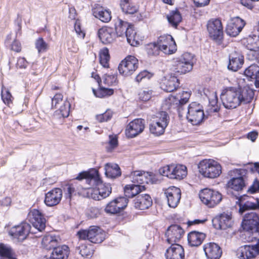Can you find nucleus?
Instances as JSON below:
<instances>
[{
    "mask_svg": "<svg viewBox=\"0 0 259 259\" xmlns=\"http://www.w3.org/2000/svg\"><path fill=\"white\" fill-rule=\"evenodd\" d=\"M254 91L249 87L243 89L236 87H228L222 91L221 99L226 108H235L241 103H249L254 97Z\"/></svg>",
    "mask_w": 259,
    "mask_h": 259,
    "instance_id": "f257e3e1",
    "label": "nucleus"
},
{
    "mask_svg": "<svg viewBox=\"0 0 259 259\" xmlns=\"http://www.w3.org/2000/svg\"><path fill=\"white\" fill-rule=\"evenodd\" d=\"M85 179V183L93 188L91 198L95 200H100L109 196L111 193L112 188L109 184L103 183L98 171L91 173L83 171L79 173L76 180H81Z\"/></svg>",
    "mask_w": 259,
    "mask_h": 259,
    "instance_id": "f03ea898",
    "label": "nucleus"
},
{
    "mask_svg": "<svg viewBox=\"0 0 259 259\" xmlns=\"http://www.w3.org/2000/svg\"><path fill=\"white\" fill-rule=\"evenodd\" d=\"M199 172L204 177L214 179L222 174V167L218 161L212 159L201 160L198 165Z\"/></svg>",
    "mask_w": 259,
    "mask_h": 259,
    "instance_id": "7ed1b4c3",
    "label": "nucleus"
},
{
    "mask_svg": "<svg viewBox=\"0 0 259 259\" xmlns=\"http://www.w3.org/2000/svg\"><path fill=\"white\" fill-rule=\"evenodd\" d=\"M115 30L117 36H125L127 42L132 46L139 45V42L137 39L136 32L132 25L127 22L120 19L115 22Z\"/></svg>",
    "mask_w": 259,
    "mask_h": 259,
    "instance_id": "20e7f679",
    "label": "nucleus"
},
{
    "mask_svg": "<svg viewBox=\"0 0 259 259\" xmlns=\"http://www.w3.org/2000/svg\"><path fill=\"white\" fill-rule=\"evenodd\" d=\"M52 108L56 109L54 113L55 118H64L69 115L70 104L67 99H63L61 94L58 93L52 99Z\"/></svg>",
    "mask_w": 259,
    "mask_h": 259,
    "instance_id": "39448f33",
    "label": "nucleus"
},
{
    "mask_svg": "<svg viewBox=\"0 0 259 259\" xmlns=\"http://www.w3.org/2000/svg\"><path fill=\"white\" fill-rule=\"evenodd\" d=\"M159 174L171 179L181 180L187 175V167L182 164H171L164 166L159 169Z\"/></svg>",
    "mask_w": 259,
    "mask_h": 259,
    "instance_id": "423d86ee",
    "label": "nucleus"
},
{
    "mask_svg": "<svg viewBox=\"0 0 259 259\" xmlns=\"http://www.w3.org/2000/svg\"><path fill=\"white\" fill-rule=\"evenodd\" d=\"M190 96V92L184 91L182 93L180 97L170 95L164 101L162 105L163 107L165 109H169L172 107L178 108L179 115L182 116L183 114L182 106L188 102Z\"/></svg>",
    "mask_w": 259,
    "mask_h": 259,
    "instance_id": "0eeeda50",
    "label": "nucleus"
},
{
    "mask_svg": "<svg viewBox=\"0 0 259 259\" xmlns=\"http://www.w3.org/2000/svg\"><path fill=\"white\" fill-rule=\"evenodd\" d=\"M193 65V55L185 53L174 62L173 69L175 72L185 74L192 70Z\"/></svg>",
    "mask_w": 259,
    "mask_h": 259,
    "instance_id": "6e6552de",
    "label": "nucleus"
},
{
    "mask_svg": "<svg viewBox=\"0 0 259 259\" xmlns=\"http://www.w3.org/2000/svg\"><path fill=\"white\" fill-rule=\"evenodd\" d=\"M187 119L194 125L201 123L205 117L203 106L195 102L189 104L187 108Z\"/></svg>",
    "mask_w": 259,
    "mask_h": 259,
    "instance_id": "1a4fd4ad",
    "label": "nucleus"
},
{
    "mask_svg": "<svg viewBox=\"0 0 259 259\" xmlns=\"http://www.w3.org/2000/svg\"><path fill=\"white\" fill-rule=\"evenodd\" d=\"M199 196L202 203L209 207L217 205L222 199V195L219 192L207 188L202 190Z\"/></svg>",
    "mask_w": 259,
    "mask_h": 259,
    "instance_id": "9d476101",
    "label": "nucleus"
},
{
    "mask_svg": "<svg viewBox=\"0 0 259 259\" xmlns=\"http://www.w3.org/2000/svg\"><path fill=\"white\" fill-rule=\"evenodd\" d=\"M235 177L230 179L228 183V188L239 191L242 190L247 184V178L246 171L243 169H236L233 171Z\"/></svg>",
    "mask_w": 259,
    "mask_h": 259,
    "instance_id": "9b49d317",
    "label": "nucleus"
},
{
    "mask_svg": "<svg viewBox=\"0 0 259 259\" xmlns=\"http://www.w3.org/2000/svg\"><path fill=\"white\" fill-rule=\"evenodd\" d=\"M244 230L257 233L259 231V215L255 212L251 211L245 214L242 223Z\"/></svg>",
    "mask_w": 259,
    "mask_h": 259,
    "instance_id": "f8f14e48",
    "label": "nucleus"
},
{
    "mask_svg": "<svg viewBox=\"0 0 259 259\" xmlns=\"http://www.w3.org/2000/svg\"><path fill=\"white\" fill-rule=\"evenodd\" d=\"M31 226L26 222L12 227L9 231V234L14 239L22 242L26 239L30 232Z\"/></svg>",
    "mask_w": 259,
    "mask_h": 259,
    "instance_id": "ddd939ff",
    "label": "nucleus"
},
{
    "mask_svg": "<svg viewBox=\"0 0 259 259\" xmlns=\"http://www.w3.org/2000/svg\"><path fill=\"white\" fill-rule=\"evenodd\" d=\"M207 29L210 37L218 44H220L223 35V26L221 20L218 19L209 20L207 24Z\"/></svg>",
    "mask_w": 259,
    "mask_h": 259,
    "instance_id": "4468645a",
    "label": "nucleus"
},
{
    "mask_svg": "<svg viewBox=\"0 0 259 259\" xmlns=\"http://www.w3.org/2000/svg\"><path fill=\"white\" fill-rule=\"evenodd\" d=\"M138 67V59L134 56H128L120 62L118 70L121 74L126 76L132 74Z\"/></svg>",
    "mask_w": 259,
    "mask_h": 259,
    "instance_id": "2eb2a0df",
    "label": "nucleus"
},
{
    "mask_svg": "<svg viewBox=\"0 0 259 259\" xmlns=\"http://www.w3.org/2000/svg\"><path fill=\"white\" fill-rule=\"evenodd\" d=\"M161 51L165 54H171L177 50V45L173 37L168 34L160 36L157 39Z\"/></svg>",
    "mask_w": 259,
    "mask_h": 259,
    "instance_id": "dca6fc26",
    "label": "nucleus"
},
{
    "mask_svg": "<svg viewBox=\"0 0 259 259\" xmlns=\"http://www.w3.org/2000/svg\"><path fill=\"white\" fill-rule=\"evenodd\" d=\"M27 218L33 227L38 231L41 232L46 228V220L39 210L36 209L31 210Z\"/></svg>",
    "mask_w": 259,
    "mask_h": 259,
    "instance_id": "f3484780",
    "label": "nucleus"
},
{
    "mask_svg": "<svg viewBox=\"0 0 259 259\" xmlns=\"http://www.w3.org/2000/svg\"><path fill=\"white\" fill-rule=\"evenodd\" d=\"M245 25L244 21L239 17L230 19L226 27V33L235 37L238 35Z\"/></svg>",
    "mask_w": 259,
    "mask_h": 259,
    "instance_id": "a211bd4d",
    "label": "nucleus"
},
{
    "mask_svg": "<svg viewBox=\"0 0 259 259\" xmlns=\"http://www.w3.org/2000/svg\"><path fill=\"white\" fill-rule=\"evenodd\" d=\"M212 223L214 228L218 230L230 228L233 224L232 215L230 213H222L213 218Z\"/></svg>",
    "mask_w": 259,
    "mask_h": 259,
    "instance_id": "6ab92c4d",
    "label": "nucleus"
},
{
    "mask_svg": "<svg viewBox=\"0 0 259 259\" xmlns=\"http://www.w3.org/2000/svg\"><path fill=\"white\" fill-rule=\"evenodd\" d=\"M164 191L168 206L172 208L176 207L181 198L180 189L175 186H171Z\"/></svg>",
    "mask_w": 259,
    "mask_h": 259,
    "instance_id": "aec40b11",
    "label": "nucleus"
},
{
    "mask_svg": "<svg viewBox=\"0 0 259 259\" xmlns=\"http://www.w3.org/2000/svg\"><path fill=\"white\" fill-rule=\"evenodd\" d=\"M128 203V200L124 197H118L108 203L105 211L108 213L115 214L124 209Z\"/></svg>",
    "mask_w": 259,
    "mask_h": 259,
    "instance_id": "412c9836",
    "label": "nucleus"
},
{
    "mask_svg": "<svg viewBox=\"0 0 259 259\" xmlns=\"http://www.w3.org/2000/svg\"><path fill=\"white\" fill-rule=\"evenodd\" d=\"M257 243L253 245H243L236 251V256L240 259H252L258 255Z\"/></svg>",
    "mask_w": 259,
    "mask_h": 259,
    "instance_id": "4be33fe9",
    "label": "nucleus"
},
{
    "mask_svg": "<svg viewBox=\"0 0 259 259\" xmlns=\"http://www.w3.org/2000/svg\"><path fill=\"white\" fill-rule=\"evenodd\" d=\"M154 176L152 172L136 170L132 172L130 175L131 181L135 184H144L153 182Z\"/></svg>",
    "mask_w": 259,
    "mask_h": 259,
    "instance_id": "5701e85b",
    "label": "nucleus"
},
{
    "mask_svg": "<svg viewBox=\"0 0 259 259\" xmlns=\"http://www.w3.org/2000/svg\"><path fill=\"white\" fill-rule=\"evenodd\" d=\"M184 234V231L180 226L171 225L165 233L166 240L169 244H177L176 243L180 241Z\"/></svg>",
    "mask_w": 259,
    "mask_h": 259,
    "instance_id": "b1692460",
    "label": "nucleus"
},
{
    "mask_svg": "<svg viewBox=\"0 0 259 259\" xmlns=\"http://www.w3.org/2000/svg\"><path fill=\"white\" fill-rule=\"evenodd\" d=\"M145 128L144 120L136 119L130 122L127 125L125 134L128 138H133L141 133Z\"/></svg>",
    "mask_w": 259,
    "mask_h": 259,
    "instance_id": "393cba45",
    "label": "nucleus"
},
{
    "mask_svg": "<svg viewBox=\"0 0 259 259\" xmlns=\"http://www.w3.org/2000/svg\"><path fill=\"white\" fill-rule=\"evenodd\" d=\"M62 195V190L60 188H54L46 194L45 203L50 207L55 206L61 201Z\"/></svg>",
    "mask_w": 259,
    "mask_h": 259,
    "instance_id": "a878e982",
    "label": "nucleus"
},
{
    "mask_svg": "<svg viewBox=\"0 0 259 259\" xmlns=\"http://www.w3.org/2000/svg\"><path fill=\"white\" fill-rule=\"evenodd\" d=\"M203 248L207 259H219L221 256V248L217 243H207L203 245Z\"/></svg>",
    "mask_w": 259,
    "mask_h": 259,
    "instance_id": "bb28decb",
    "label": "nucleus"
},
{
    "mask_svg": "<svg viewBox=\"0 0 259 259\" xmlns=\"http://www.w3.org/2000/svg\"><path fill=\"white\" fill-rule=\"evenodd\" d=\"M165 253L166 259H184L185 253L183 247L178 244H171Z\"/></svg>",
    "mask_w": 259,
    "mask_h": 259,
    "instance_id": "cd10ccee",
    "label": "nucleus"
},
{
    "mask_svg": "<svg viewBox=\"0 0 259 259\" xmlns=\"http://www.w3.org/2000/svg\"><path fill=\"white\" fill-rule=\"evenodd\" d=\"M134 207L140 210L149 208L152 204V200L149 194H141L138 195L133 200Z\"/></svg>",
    "mask_w": 259,
    "mask_h": 259,
    "instance_id": "c85d7f7f",
    "label": "nucleus"
},
{
    "mask_svg": "<svg viewBox=\"0 0 259 259\" xmlns=\"http://www.w3.org/2000/svg\"><path fill=\"white\" fill-rule=\"evenodd\" d=\"M98 36L104 44L112 43L116 37L114 29L111 27H103L98 30Z\"/></svg>",
    "mask_w": 259,
    "mask_h": 259,
    "instance_id": "c756f323",
    "label": "nucleus"
},
{
    "mask_svg": "<svg viewBox=\"0 0 259 259\" xmlns=\"http://www.w3.org/2000/svg\"><path fill=\"white\" fill-rule=\"evenodd\" d=\"M89 241L94 243H100L106 236L105 232L97 226H92L89 229Z\"/></svg>",
    "mask_w": 259,
    "mask_h": 259,
    "instance_id": "7c9ffc66",
    "label": "nucleus"
},
{
    "mask_svg": "<svg viewBox=\"0 0 259 259\" xmlns=\"http://www.w3.org/2000/svg\"><path fill=\"white\" fill-rule=\"evenodd\" d=\"M179 79L175 76H167L163 80L161 88L167 92H171L176 90L179 86Z\"/></svg>",
    "mask_w": 259,
    "mask_h": 259,
    "instance_id": "2f4dec72",
    "label": "nucleus"
},
{
    "mask_svg": "<svg viewBox=\"0 0 259 259\" xmlns=\"http://www.w3.org/2000/svg\"><path fill=\"white\" fill-rule=\"evenodd\" d=\"M243 62V56L235 52L231 54L229 56V64L228 68L229 70L236 71L242 67Z\"/></svg>",
    "mask_w": 259,
    "mask_h": 259,
    "instance_id": "473e14b6",
    "label": "nucleus"
},
{
    "mask_svg": "<svg viewBox=\"0 0 259 259\" xmlns=\"http://www.w3.org/2000/svg\"><path fill=\"white\" fill-rule=\"evenodd\" d=\"M145 190L144 185L138 184L127 185L124 187V192L125 198L127 200V198H133L136 197L138 195H140V193Z\"/></svg>",
    "mask_w": 259,
    "mask_h": 259,
    "instance_id": "72a5a7b5",
    "label": "nucleus"
},
{
    "mask_svg": "<svg viewBox=\"0 0 259 259\" xmlns=\"http://www.w3.org/2000/svg\"><path fill=\"white\" fill-rule=\"evenodd\" d=\"M93 14L103 22H108L111 19V12L99 5L96 6L93 9Z\"/></svg>",
    "mask_w": 259,
    "mask_h": 259,
    "instance_id": "f704fd0d",
    "label": "nucleus"
},
{
    "mask_svg": "<svg viewBox=\"0 0 259 259\" xmlns=\"http://www.w3.org/2000/svg\"><path fill=\"white\" fill-rule=\"evenodd\" d=\"M205 237L206 235L203 233L192 231L188 234L187 236L188 243L191 246H198L201 244Z\"/></svg>",
    "mask_w": 259,
    "mask_h": 259,
    "instance_id": "c9c22d12",
    "label": "nucleus"
},
{
    "mask_svg": "<svg viewBox=\"0 0 259 259\" xmlns=\"http://www.w3.org/2000/svg\"><path fill=\"white\" fill-rule=\"evenodd\" d=\"M60 239L58 236L49 234L45 235L42 239V245L47 249H54L59 244Z\"/></svg>",
    "mask_w": 259,
    "mask_h": 259,
    "instance_id": "e433bc0d",
    "label": "nucleus"
},
{
    "mask_svg": "<svg viewBox=\"0 0 259 259\" xmlns=\"http://www.w3.org/2000/svg\"><path fill=\"white\" fill-rule=\"evenodd\" d=\"M69 248L66 245L57 246L53 249L51 259H67L69 254Z\"/></svg>",
    "mask_w": 259,
    "mask_h": 259,
    "instance_id": "4c0bfd02",
    "label": "nucleus"
},
{
    "mask_svg": "<svg viewBox=\"0 0 259 259\" xmlns=\"http://www.w3.org/2000/svg\"><path fill=\"white\" fill-rule=\"evenodd\" d=\"M105 170L106 176L111 179L117 178L121 174L120 167L115 163H106L105 165Z\"/></svg>",
    "mask_w": 259,
    "mask_h": 259,
    "instance_id": "58836bf2",
    "label": "nucleus"
},
{
    "mask_svg": "<svg viewBox=\"0 0 259 259\" xmlns=\"http://www.w3.org/2000/svg\"><path fill=\"white\" fill-rule=\"evenodd\" d=\"M166 126L167 125H165V123L163 122L161 124L158 122L150 120L149 130L151 133L155 136H158L162 135Z\"/></svg>",
    "mask_w": 259,
    "mask_h": 259,
    "instance_id": "ea45409f",
    "label": "nucleus"
},
{
    "mask_svg": "<svg viewBox=\"0 0 259 259\" xmlns=\"http://www.w3.org/2000/svg\"><path fill=\"white\" fill-rule=\"evenodd\" d=\"M120 7L122 11L127 14H133L137 12L138 7L131 0H120Z\"/></svg>",
    "mask_w": 259,
    "mask_h": 259,
    "instance_id": "a19ab883",
    "label": "nucleus"
},
{
    "mask_svg": "<svg viewBox=\"0 0 259 259\" xmlns=\"http://www.w3.org/2000/svg\"><path fill=\"white\" fill-rule=\"evenodd\" d=\"M239 200V212L241 213L247 210H254L259 208V202L258 200H257L256 203L252 202L249 200L246 201L245 202H243L241 199Z\"/></svg>",
    "mask_w": 259,
    "mask_h": 259,
    "instance_id": "79ce46f5",
    "label": "nucleus"
},
{
    "mask_svg": "<svg viewBox=\"0 0 259 259\" xmlns=\"http://www.w3.org/2000/svg\"><path fill=\"white\" fill-rule=\"evenodd\" d=\"M0 256L6 257V259H17L12 248L3 243H0Z\"/></svg>",
    "mask_w": 259,
    "mask_h": 259,
    "instance_id": "37998d69",
    "label": "nucleus"
},
{
    "mask_svg": "<svg viewBox=\"0 0 259 259\" xmlns=\"http://www.w3.org/2000/svg\"><path fill=\"white\" fill-rule=\"evenodd\" d=\"M169 23L176 27L182 20L181 15L177 10L172 11L167 17Z\"/></svg>",
    "mask_w": 259,
    "mask_h": 259,
    "instance_id": "c03bdc74",
    "label": "nucleus"
},
{
    "mask_svg": "<svg viewBox=\"0 0 259 259\" xmlns=\"http://www.w3.org/2000/svg\"><path fill=\"white\" fill-rule=\"evenodd\" d=\"M109 60L110 55L108 49L106 48L101 49L100 52V62L101 65L104 68H108Z\"/></svg>",
    "mask_w": 259,
    "mask_h": 259,
    "instance_id": "a18cd8bd",
    "label": "nucleus"
},
{
    "mask_svg": "<svg viewBox=\"0 0 259 259\" xmlns=\"http://www.w3.org/2000/svg\"><path fill=\"white\" fill-rule=\"evenodd\" d=\"M150 120L158 122L161 124L163 122L165 123V125L167 126L169 121V116L166 112L161 111L153 115Z\"/></svg>",
    "mask_w": 259,
    "mask_h": 259,
    "instance_id": "49530a36",
    "label": "nucleus"
},
{
    "mask_svg": "<svg viewBox=\"0 0 259 259\" xmlns=\"http://www.w3.org/2000/svg\"><path fill=\"white\" fill-rule=\"evenodd\" d=\"M77 183L67 185L64 188L65 197L70 200L73 195H77Z\"/></svg>",
    "mask_w": 259,
    "mask_h": 259,
    "instance_id": "de8ad7c7",
    "label": "nucleus"
},
{
    "mask_svg": "<svg viewBox=\"0 0 259 259\" xmlns=\"http://www.w3.org/2000/svg\"><path fill=\"white\" fill-rule=\"evenodd\" d=\"M94 95L98 98H105L113 94L114 90L112 89L100 88L98 90H93Z\"/></svg>",
    "mask_w": 259,
    "mask_h": 259,
    "instance_id": "09e8293b",
    "label": "nucleus"
},
{
    "mask_svg": "<svg viewBox=\"0 0 259 259\" xmlns=\"http://www.w3.org/2000/svg\"><path fill=\"white\" fill-rule=\"evenodd\" d=\"M103 80L104 83L107 85H115L117 84V76L113 72L106 73L103 76Z\"/></svg>",
    "mask_w": 259,
    "mask_h": 259,
    "instance_id": "8fccbe9b",
    "label": "nucleus"
},
{
    "mask_svg": "<svg viewBox=\"0 0 259 259\" xmlns=\"http://www.w3.org/2000/svg\"><path fill=\"white\" fill-rule=\"evenodd\" d=\"M88 186L82 187L80 184H77V195L84 197H91L93 189L92 187L88 185Z\"/></svg>",
    "mask_w": 259,
    "mask_h": 259,
    "instance_id": "3c124183",
    "label": "nucleus"
},
{
    "mask_svg": "<svg viewBox=\"0 0 259 259\" xmlns=\"http://www.w3.org/2000/svg\"><path fill=\"white\" fill-rule=\"evenodd\" d=\"M247 47L250 51H255L259 49V36L254 35L247 38Z\"/></svg>",
    "mask_w": 259,
    "mask_h": 259,
    "instance_id": "603ef678",
    "label": "nucleus"
},
{
    "mask_svg": "<svg viewBox=\"0 0 259 259\" xmlns=\"http://www.w3.org/2000/svg\"><path fill=\"white\" fill-rule=\"evenodd\" d=\"M146 51L148 54L150 56H156L159 54L161 50L157 41L153 43L148 44L146 47Z\"/></svg>",
    "mask_w": 259,
    "mask_h": 259,
    "instance_id": "864d4df0",
    "label": "nucleus"
},
{
    "mask_svg": "<svg viewBox=\"0 0 259 259\" xmlns=\"http://www.w3.org/2000/svg\"><path fill=\"white\" fill-rule=\"evenodd\" d=\"M258 71L259 67L256 64H252L245 70L244 74L247 77L255 79Z\"/></svg>",
    "mask_w": 259,
    "mask_h": 259,
    "instance_id": "5fc2aeb1",
    "label": "nucleus"
},
{
    "mask_svg": "<svg viewBox=\"0 0 259 259\" xmlns=\"http://www.w3.org/2000/svg\"><path fill=\"white\" fill-rule=\"evenodd\" d=\"M35 45L38 52L39 53L41 52H45L49 49L48 44L42 37H39L36 40Z\"/></svg>",
    "mask_w": 259,
    "mask_h": 259,
    "instance_id": "6e6d98bb",
    "label": "nucleus"
},
{
    "mask_svg": "<svg viewBox=\"0 0 259 259\" xmlns=\"http://www.w3.org/2000/svg\"><path fill=\"white\" fill-rule=\"evenodd\" d=\"M152 91L148 89L141 90L138 93V97L140 100L144 102L149 101L152 96Z\"/></svg>",
    "mask_w": 259,
    "mask_h": 259,
    "instance_id": "4d7b16f0",
    "label": "nucleus"
},
{
    "mask_svg": "<svg viewBox=\"0 0 259 259\" xmlns=\"http://www.w3.org/2000/svg\"><path fill=\"white\" fill-rule=\"evenodd\" d=\"M2 99L6 105L10 106L12 103L13 97L11 95L10 92L6 89H2L1 93Z\"/></svg>",
    "mask_w": 259,
    "mask_h": 259,
    "instance_id": "13d9d810",
    "label": "nucleus"
},
{
    "mask_svg": "<svg viewBox=\"0 0 259 259\" xmlns=\"http://www.w3.org/2000/svg\"><path fill=\"white\" fill-rule=\"evenodd\" d=\"M78 250L80 254H81L82 256L87 258L91 257L93 253V250L91 247V246L88 247L85 245H81L79 247Z\"/></svg>",
    "mask_w": 259,
    "mask_h": 259,
    "instance_id": "bf43d9fd",
    "label": "nucleus"
},
{
    "mask_svg": "<svg viewBox=\"0 0 259 259\" xmlns=\"http://www.w3.org/2000/svg\"><path fill=\"white\" fill-rule=\"evenodd\" d=\"M152 76V74L148 72L147 70H144L137 75L135 80L137 82H140L143 80L149 79Z\"/></svg>",
    "mask_w": 259,
    "mask_h": 259,
    "instance_id": "052dcab7",
    "label": "nucleus"
},
{
    "mask_svg": "<svg viewBox=\"0 0 259 259\" xmlns=\"http://www.w3.org/2000/svg\"><path fill=\"white\" fill-rule=\"evenodd\" d=\"M152 76V74L148 72L147 70H144L137 75L135 80L137 82H140L143 80L149 79Z\"/></svg>",
    "mask_w": 259,
    "mask_h": 259,
    "instance_id": "680f3d73",
    "label": "nucleus"
},
{
    "mask_svg": "<svg viewBox=\"0 0 259 259\" xmlns=\"http://www.w3.org/2000/svg\"><path fill=\"white\" fill-rule=\"evenodd\" d=\"M109 147L107 148V150L109 152L112 151L118 145V140L116 135H110L109 136Z\"/></svg>",
    "mask_w": 259,
    "mask_h": 259,
    "instance_id": "e2e57ef3",
    "label": "nucleus"
},
{
    "mask_svg": "<svg viewBox=\"0 0 259 259\" xmlns=\"http://www.w3.org/2000/svg\"><path fill=\"white\" fill-rule=\"evenodd\" d=\"M111 113L110 111H106L103 114L97 115L96 116V119L100 122H103L107 121L111 119Z\"/></svg>",
    "mask_w": 259,
    "mask_h": 259,
    "instance_id": "0e129e2a",
    "label": "nucleus"
},
{
    "mask_svg": "<svg viewBox=\"0 0 259 259\" xmlns=\"http://www.w3.org/2000/svg\"><path fill=\"white\" fill-rule=\"evenodd\" d=\"M209 104L211 106L208 109V112L209 113L217 112L219 111V108L217 105V98L216 96L214 97V99L209 101Z\"/></svg>",
    "mask_w": 259,
    "mask_h": 259,
    "instance_id": "69168bd1",
    "label": "nucleus"
},
{
    "mask_svg": "<svg viewBox=\"0 0 259 259\" xmlns=\"http://www.w3.org/2000/svg\"><path fill=\"white\" fill-rule=\"evenodd\" d=\"M100 214V209L95 207H91L88 212V215L91 218H95Z\"/></svg>",
    "mask_w": 259,
    "mask_h": 259,
    "instance_id": "338daca9",
    "label": "nucleus"
},
{
    "mask_svg": "<svg viewBox=\"0 0 259 259\" xmlns=\"http://www.w3.org/2000/svg\"><path fill=\"white\" fill-rule=\"evenodd\" d=\"M259 191V181L257 179H255L253 184L247 190L248 192L251 194L257 192Z\"/></svg>",
    "mask_w": 259,
    "mask_h": 259,
    "instance_id": "774afa93",
    "label": "nucleus"
}]
</instances>
